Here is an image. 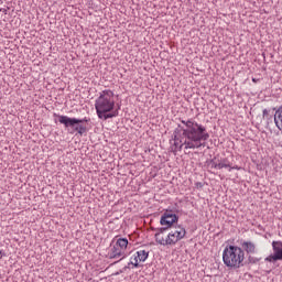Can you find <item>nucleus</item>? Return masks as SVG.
Returning <instances> with one entry per match:
<instances>
[{
    "label": "nucleus",
    "instance_id": "7",
    "mask_svg": "<svg viewBox=\"0 0 282 282\" xmlns=\"http://www.w3.org/2000/svg\"><path fill=\"white\" fill-rule=\"evenodd\" d=\"M210 165L212 169H218L219 171H221V169H229V171L236 170L239 171L241 167H239V165H234L232 163H230V161H228V159H223L220 161H215V159H213L210 161Z\"/></svg>",
    "mask_w": 282,
    "mask_h": 282
},
{
    "label": "nucleus",
    "instance_id": "17",
    "mask_svg": "<svg viewBox=\"0 0 282 282\" xmlns=\"http://www.w3.org/2000/svg\"><path fill=\"white\" fill-rule=\"evenodd\" d=\"M249 261H250V263H257V261H259V259H256L252 256H249Z\"/></svg>",
    "mask_w": 282,
    "mask_h": 282
},
{
    "label": "nucleus",
    "instance_id": "1",
    "mask_svg": "<svg viewBox=\"0 0 282 282\" xmlns=\"http://www.w3.org/2000/svg\"><path fill=\"white\" fill-rule=\"evenodd\" d=\"M210 138L206 127L194 119L181 120L174 130V153L182 149H202L206 147V140Z\"/></svg>",
    "mask_w": 282,
    "mask_h": 282
},
{
    "label": "nucleus",
    "instance_id": "13",
    "mask_svg": "<svg viewBox=\"0 0 282 282\" xmlns=\"http://www.w3.org/2000/svg\"><path fill=\"white\" fill-rule=\"evenodd\" d=\"M137 258L139 261H147V259H149V251H145V250L137 251Z\"/></svg>",
    "mask_w": 282,
    "mask_h": 282
},
{
    "label": "nucleus",
    "instance_id": "6",
    "mask_svg": "<svg viewBox=\"0 0 282 282\" xmlns=\"http://www.w3.org/2000/svg\"><path fill=\"white\" fill-rule=\"evenodd\" d=\"M177 219H180V217H177V215L173 214L172 210H166L160 220L161 226H167L165 228H173L174 224H177Z\"/></svg>",
    "mask_w": 282,
    "mask_h": 282
},
{
    "label": "nucleus",
    "instance_id": "8",
    "mask_svg": "<svg viewBox=\"0 0 282 282\" xmlns=\"http://www.w3.org/2000/svg\"><path fill=\"white\" fill-rule=\"evenodd\" d=\"M169 228H161L159 229V232L154 235L156 243H160V246H171V242L169 240V235L164 236V232H166Z\"/></svg>",
    "mask_w": 282,
    "mask_h": 282
},
{
    "label": "nucleus",
    "instance_id": "12",
    "mask_svg": "<svg viewBox=\"0 0 282 282\" xmlns=\"http://www.w3.org/2000/svg\"><path fill=\"white\" fill-rule=\"evenodd\" d=\"M115 246L127 252V246H129V240L127 238H119Z\"/></svg>",
    "mask_w": 282,
    "mask_h": 282
},
{
    "label": "nucleus",
    "instance_id": "19",
    "mask_svg": "<svg viewBox=\"0 0 282 282\" xmlns=\"http://www.w3.org/2000/svg\"><path fill=\"white\" fill-rule=\"evenodd\" d=\"M197 186L202 187V183H197Z\"/></svg>",
    "mask_w": 282,
    "mask_h": 282
},
{
    "label": "nucleus",
    "instance_id": "10",
    "mask_svg": "<svg viewBox=\"0 0 282 282\" xmlns=\"http://www.w3.org/2000/svg\"><path fill=\"white\" fill-rule=\"evenodd\" d=\"M241 248L247 254H254L257 252V245L252 241H243Z\"/></svg>",
    "mask_w": 282,
    "mask_h": 282
},
{
    "label": "nucleus",
    "instance_id": "15",
    "mask_svg": "<svg viewBox=\"0 0 282 282\" xmlns=\"http://www.w3.org/2000/svg\"><path fill=\"white\" fill-rule=\"evenodd\" d=\"M263 120H268V121L272 122V116L270 115V110H268V109L263 110Z\"/></svg>",
    "mask_w": 282,
    "mask_h": 282
},
{
    "label": "nucleus",
    "instance_id": "14",
    "mask_svg": "<svg viewBox=\"0 0 282 282\" xmlns=\"http://www.w3.org/2000/svg\"><path fill=\"white\" fill-rule=\"evenodd\" d=\"M79 133V135H83L85 133H87V127L78 123L77 127L75 128V133Z\"/></svg>",
    "mask_w": 282,
    "mask_h": 282
},
{
    "label": "nucleus",
    "instance_id": "20",
    "mask_svg": "<svg viewBox=\"0 0 282 282\" xmlns=\"http://www.w3.org/2000/svg\"><path fill=\"white\" fill-rule=\"evenodd\" d=\"M0 259H1V250H0Z\"/></svg>",
    "mask_w": 282,
    "mask_h": 282
},
{
    "label": "nucleus",
    "instance_id": "3",
    "mask_svg": "<svg viewBox=\"0 0 282 282\" xmlns=\"http://www.w3.org/2000/svg\"><path fill=\"white\" fill-rule=\"evenodd\" d=\"M243 259H246V253L241 247L230 245L223 252V261L227 268H241Z\"/></svg>",
    "mask_w": 282,
    "mask_h": 282
},
{
    "label": "nucleus",
    "instance_id": "2",
    "mask_svg": "<svg viewBox=\"0 0 282 282\" xmlns=\"http://www.w3.org/2000/svg\"><path fill=\"white\" fill-rule=\"evenodd\" d=\"M116 107V99L113 93L109 89L102 90L99 97L95 101V109L98 118L102 120H109V118H116L118 110H113Z\"/></svg>",
    "mask_w": 282,
    "mask_h": 282
},
{
    "label": "nucleus",
    "instance_id": "11",
    "mask_svg": "<svg viewBox=\"0 0 282 282\" xmlns=\"http://www.w3.org/2000/svg\"><path fill=\"white\" fill-rule=\"evenodd\" d=\"M274 123L280 131H282V107H280L274 113Z\"/></svg>",
    "mask_w": 282,
    "mask_h": 282
},
{
    "label": "nucleus",
    "instance_id": "16",
    "mask_svg": "<svg viewBox=\"0 0 282 282\" xmlns=\"http://www.w3.org/2000/svg\"><path fill=\"white\" fill-rule=\"evenodd\" d=\"M138 261H140L138 259V256H134V258H131V261H130L129 265H133L134 268H139L140 264L138 263Z\"/></svg>",
    "mask_w": 282,
    "mask_h": 282
},
{
    "label": "nucleus",
    "instance_id": "9",
    "mask_svg": "<svg viewBox=\"0 0 282 282\" xmlns=\"http://www.w3.org/2000/svg\"><path fill=\"white\" fill-rule=\"evenodd\" d=\"M108 257L109 259H120V258L124 259V257H127V252L121 250L120 247L113 245L110 251L108 252Z\"/></svg>",
    "mask_w": 282,
    "mask_h": 282
},
{
    "label": "nucleus",
    "instance_id": "5",
    "mask_svg": "<svg viewBox=\"0 0 282 282\" xmlns=\"http://www.w3.org/2000/svg\"><path fill=\"white\" fill-rule=\"evenodd\" d=\"M58 121L61 124H64L65 129H68L70 133H76L77 124H83V120L77 118H69L67 116L58 115Z\"/></svg>",
    "mask_w": 282,
    "mask_h": 282
},
{
    "label": "nucleus",
    "instance_id": "18",
    "mask_svg": "<svg viewBox=\"0 0 282 282\" xmlns=\"http://www.w3.org/2000/svg\"><path fill=\"white\" fill-rule=\"evenodd\" d=\"M79 120H83V122H89V120L87 118L79 119Z\"/></svg>",
    "mask_w": 282,
    "mask_h": 282
},
{
    "label": "nucleus",
    "instance_id": "4",
    "mask_svg": "<svg viewBox=\"0 0 282 282\" xmlns=\"http://www.w3.org/2000/svg\"><path fill=\"white\" fill-rule=\"evenodd\" d=\"M167 237L170 240V246H175L177 241H182V239L186 237V229L182 226L171 227Z\"/></svg>",
    "mask_w": 282,
    "mask_h": 282
}]
</instances>
